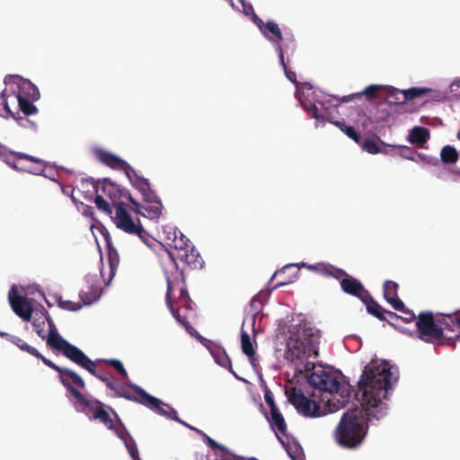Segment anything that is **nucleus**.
<instances>
[{
  "label": "nucleus",
  "instance_id": "f257e3e1",
  "mask_svg": "<svg viewBox=\"0 0 460 460\" xmlns=\"http://www.w3.org/2000/svg\"><path fill=\"white\" fill-rule=\"evenodd\" d=\"M398 380V371L385 360H372L361 375L355 394L361 408L347 411L340 420L334 438L347 449L358 448L364 441L371 418L380 420L386 413V403L382 400Z\"/></svg>",
  "mask_w": 460,
  "mask_h": 460
},
{
  "label": "nucleus",
  "instance_id": "f03ea898",
  "mask_svg": "<svg viewBox=\"0 0 460 460\" xmlns=\"http://www.w3.org/2000/svg\"><path fill=\"white\" fill-rule=\"evenodd\" d=\"M50 327L51 330L47 341V345L51 349L62 353L73 363L87 370L91 375L105 384L111 391L114 392V390L117 389L118 385L109 376L96 370V361L92 360L83 350L60 336L51 322Z\"/></svg>",
  "mask_w": 460,
  "mask_h": 460
},
{
  "label": "nucleus",
  "instance_id": "7ed1b4c3",
  "mask_svg": "<svg viewBox=\"0 0 460 460\" xmlns=\"http://www.w3.org/2000/svg\"><path fill=\"white\" fill-rule=\"evenodd\" d=\"M318 335L312 329H305L301 337L290 338L285 351L287 359L296 365H304L306 371L313 368L314 364L308 362L307 358L318 356Z\"/></svg>",
  "mask_w": 460,
  "mask_h": 460
},
{
  "label": "nucleus",
  "instance_id": "20e7f679",
  "mask_svg": "<svg viewBox=\"0 0 460 460\" xmlns=\"http://www.w3.org/2000/svg\"><path fill=\"white\" fill-rule=\"evenodd\" d=\"M0 336L7 340L8 341L12 342L13 344L16 345L21 350L25 351L31 354V356L36 357L37 358H40L47 367L58 373V375L63 373L66 374L69 376V378L73 381V383L76 385L77 387L82 389L85 388V382L76 372L70 368L58 366L53 361L41 355L37 350V349L27 344L22 339L4 332H0Z\"/></svg>",
  "mask_w": 460,
  "mask_h": 460
},
{
  "label": "nucleus",
  "instance_id": "39448f33",
  "mask_svg": "<svg viewBox=\"0 0 460 460\" xmlns=\"http://www.w3.org/2000/svg\"><path fill=\"white\" fill-rule=\"evenodd\" d=\"M59 380L65 388L75 399V406L77 411L84 412L90 419L96 420V413L104 407V403L96 399H87L75 385L66 374H59Z\"/></svg>",
  "mask_w": 460,
  "mask_h": 460
},
{
  "label": "nucleus",
  "instance_id": "423d86ee",
  "mask_svg": "<svg viewBox=\"0 0 460 460\" xmlns=\"http://www.w3.org/2000/svg\"><path fill=\"white\" fill-rule=\"evenodd\" d=\"M416 336L427 343L442 344L444 329L438 326L431 312H421L416 321Z\"/></svg>",
  "mask_w": 460,
  "mask_h": 460
},
{
  "label": "nucleus",
  "instance_id": "0eeeda50",
  "mask_svg": "<svg viewBox=\"0 0 460 460\" xmlns=\"http://www.w3.org/2000/svg\"><path fill=\"white\" fill-rule=\"evenodd\" d=\"M308 383L323 391V392H328V393H341V395L343 396V393L346 391L347 394L349 395L350 391L348 390V388H342L339 380L338 376H336L333 374H331L330 372H327L324 369H319L314 370L312 372V374L308 376Z\"/></svg>",
  "mask_w": 460,
  "mask_h": 460
},
{
  "label": "nucleus",
  "instance_id": "6e6552de",
  "mask_svg": "<svg viewBox=\"0 0 460 460\" xmlns=\"http://www.w3.org/2000/svg\"><path fill=\"white\" fill-rule=\"evenodd\" d=\"M288 399L296 411L305 417L316 418L323 415L320 404L306 397L301 389L291 388L288 392Z\"/></svg>",
  "mask_w": 460,
  "mask_h": 460
},
{
  "label": "nucleus",
  "instance_id": "1a4fd4ad",
  "mask_svg": "<svg viewBox=\"0 0 460 460\" xmlns=\"http://www.w3.org/2000/svg\"><path fill=\"white\" fill-rule=\"evenodd\" d=\"M129 387L139 396H141L140 404L149 408L150 410L155 411L156 413L162 416L180 421L177 416V411L173 408L170 407L166 403H164L159 399L152 396L151 394L146 393L143 388L137 385H130Z\"/></svg>",
  "mask_w": 460,
  "mask_h": 460
},
{
  "label": "nucleus",
  "instance_id": "9d476101",
  "mask_svg": "<svg viewBox=\"0 0 460 460\" xmlns=\"http://www.w3.org/2000/svg\"><path fill=\"white\" fill-rule=\"evenodd\" d=\"M85 181L92 184L95 193L102 192L104 196L109 198L115 208H117L119 204H125L121 200L122 198L128 200V194L130 193L109 179H103L102 181H94L93 179H90Z\"/></svg>",
  "mask_w": 460,
  "mask_h": 460
},
{
  "label": "nucleus",
  "instance_id": "9b49d317",
  "mask_svg": "<svg viewBox=\"0 0 460 460\" xmlns=\"http://www.w3.org/2000/svg\"><path fill=\"white\" fill-rule=\"evenodd\" d=\"M115 224L118 228L123 230L124 232L131 234H137L140 238H143L145 234V230L138 221L135 223L128 212L125 204H119L117 208H115Z\"/></svg>",
  "mask_w": 460,
  "mask_h": 460
},
{
  "label": "nucleus",
  "instance_id": "f8f14e48",
  "mask_svg": "<svg viewBox=\"0 0 460 460\" xmlns=\"http://www.w3.org/2000/svg\"><path fill=\"white\" fill-rule=\"evenodd\" d=\"M8 300L13 311L23 321L31 319L33 308L31 303L25 296L19 295L16 286H13L8 293Z\"/></svg>",
  "mask_w": 460,
  "mask_h": 460
},
{
  "label": "nucleus",
  "instance_id": "ddd939ff",
  "mask_svg": "<svg viewBox=\"0 0 460 460\" xmlns=\"http://www.w3.org/2000/svg\"><path fill=\"white\" fill-rule=\"evenodd\" d=\"M128 201L133 205L132 210L138 215L149 219H158L162 216V201L147 202L141 205L132 198L131 194H128Z\"/></svg>",
  "mask_w": 460,
  "mask_h": 460
},
{
  "label": "nucleus",
  "instance_id": "4468645a",
  "mask_svg": "<svg viewBox=\"0 0 460 460\" xmlns=\"http://www.w3.org/2000/svg\"><path fill=\"white\" fill-rule=\"evenodd\" d=\"M254 23L257 25L263 36L268 39L274 46L283 40L282 32L279 25L273 21L264 22L258 15H254Z\"/></svg>",
  "mask_w": 460,
  "mask_h": 460
},
{
  "label": "nucleus",
  "instance_id": "2eb2a0df",
  "mask_svg": "<svg viewBox=\"0 0 460 460\" xmlns=\"http://www.w3.org/2000/svg\"><path fill=\"white\" fill-rule=\"evenodd\" d=\"M304 267L311 271H314L319 275L329 278L332 277L335 279H341L347 275V272L340 268H337L330 263L319 262L316 264H303Z\"/></svg>",
  "mask_w": 460,
  "mask_h": 460
},
{
  "label": "nucleus",
  "instance_id": "dca6fc26",
  "mask_svg": "<svg viewBox=\"0 0 460 460\" xmlns=\"http://www.w3.org/2000/svg\"><path fill=\"white\" fill-rule=\"evenodd\" d=\"M166 281H167V291H166V295H165V302H166L168 308L170 309V311H171L172 314L173 315V317L175 318V320L179 323H181L182 326H184L186 331L190 334L194 335V332H197L187 321V317L181 316V314L179 313V310L174 309V307L172 305V294L173 292V282L168 276L166 277Z\"/></svg>",
  "mask_w": 460,
  "mask_h": 460
},
{
  "label": "nucleus",
  "instance_id": "f3484780",
  "mask_svg": "<svg viewBox=\"0 0 460 460\" xmlns=\"http://www.w3.org/2000/svg\"><path fill=\"white\" fill-rule=\"evenodd\" d=\"M341 288L343 292L354 296L360 300L365 297L368 291L364 288L363 284L357 279L349 276L348 273L341 279Z\"/></svg>",
  "mask_w": 460,
  "mask_h": 460
},
{
  "label": "nucleus",
  "instance_id": "a211bd4d",
  "mask_svg": "<svg viewBox=\"0 0 460 460\" xmlns=\"http://www.w3.org/2000/svg\"><path fill=\"white\" fill-rule=\"evenodd\" d=\"M167 244L172 247L177 253L181 252L192 245L190 240L178 229L170 228L166 236Z\"/></svg>",
  "mask_w": 460,
  "mask_h": 460
},
{
  "label": "nucleus",
  "instance_id": "6ab92c4d",
  "mask_svg": "<svg viewBox=\"0 0 460 460\" xmlns=\"http://www.w3.org/2000/svg\"><path fill=\"white\" fill-rule=\"evenodd\" d=\"M384 297L392 305L394 310L404 308L403 302L398 296L399 286L396 282L386 280L384 283Z\"/></svg>",
  "mask_w": 460,
  "mask_h": 460
},
{
  "label": "nucleus",
  "instance_id": "aec40b11",
  "mask_svg": "<svg viewBox=\"0 0 460 460\" xmlns=\"http://www.w3.org/2000/svg\"><path fill=\"white\" fill-rule=\"evenodd\" d=\"M94 155L99 162L114 170L119 171L125 165V160L102 148L95 149Z\"/></svg>",
  "mask_w": 460,
  "mask_h": 460
},
{
  "label": "nucleus",
  "instance_id": "412c9836",
  "mask_svg": "<svg viewBox=\"0 0 460 460\" xmlns=\"http://www.w3.org/2000/svg\"><path fill=\"white\" fill-rule=\"evenodd\" d=\"M176 256L190 269L197 270L203 267L204 261L193 245L189 249L177 253Z\"/></svg>",
  "mask_w": 460,
  "mask_h": 460
},
{
  "label": "nucleus",
  "instance_id": "4be33fe9",
  "mask_svg": "<svg viewBox=\"0 0 460 460\" xmlns=\"http://www.w3.org/2000/svg\"><path fill=\"white\" fill-rule=\"evenodd\" d=\"M40 92L36 85H34L30 80L20 79L17 85V92L13 95L14 98L39 100Z\"/></svg>",
  "mask_w": 460,
  "mask_h": 460
},
{
  "label": "nucleus",
  "instance_id": "5701e85b",
  "mask_svg": "<svg viewBox=\"0 0 460 460\" xmlns=\"http://www.w3.org/2000/svg\"><path fill=\"white\" fill-rule=\"evenodd\" d=\"M439 323L444 326L442 327L444 332L454 334V336L447 337L449 340L454 338L455 340L459 341L456 338V334H460V310L454 314L444 315Z\"/></svg>",
  "mask_w": 460,
  "mask_h": 460
},
{
  "label": "nucleus",
  "instance_id": "b1692460",
  "mask_svg": "<svg viewBox=\"0 0 460 460\" xmlns=\"http://www.w3.org/2000/svg\"><path fill=\"white\" fill-rule=\"evenodd\" d=\"M0 157L6 164H8L10 167H12L13 169L17 170V171L22 170L21 168L18 167V165L16 164V160H19V159L27 160V161H30V162H32L35 164H42L43 163V161L40 160V158L34 157L32 155H27V154H24L22 152H9V153L3 152L0 155Z\"/></svg>",
  "mask_w": 460,
  "mask_h": 460
},
{
  "label": "nucleus",
  "instance_id": "393cba45",
  "mask_svg": "<svg viewBox=\"0 0 460 460\" xmlns=\"http://www.w3.org/2000/svg\"><path fill=\"white\" fill-rule=\"evenodd\" d=\"M41 314L43 317H41V319L35 318L32 323V325H33L34 331L39 335V337H40L42 340L46 339V341H47L49 337V333H50V330H51L50 322L52 323H53L52 319L50 318V316L49 315L47 311L41 312ZM53 325H55V324H53ZM54 327H56V326H54ZM55 329L57 330V328H55Z\"/></svg>",
  "mask_w": 460,
  "mask_h": 460
},
{
  "label": "nucleus",
  "instance_id": "a878e982",
  "mask_svg": "<svg viewBox=\"0 0 460 460\" xmlns=\"http://www.w3.org/2000/svg\"><path fill=\"white\" fill-rule=\"evenodd\" d=\"M280 65H284L285 54L293 55L296 49V43L293 36L284 38L275 45Z\"/></svg>",
  "mask_w": 460,
  "mask_h": 460
},
{
  "label": "nucleus",
  "instance_id": "bb28decb",
  "mask_svg": "<svg viewBox=\"0 0 460 460\" xmlns=\"http://www.w3.org/2000/svg\"><path fill=\"white\" fill-rule=\"evenodd\" d=\"M431 91L432 90L430 88L426 87H412L403 91L393 88L391 90V96L402 94V102H406L408 101H412L416 98L424 96L425 94L430 93Z\"/></svg>",
  "mask_w": 460,
  "mask_h": 460
},
{
  "label": "nucleus",
  "instance_id": "cd10ccee",
  "mask_svg": "<svg viewBox=\"0 0 460 460\" xmlns=\"http://www.w3.org/2000/svg\"><path fill=\"white\" fill-rule=\"evenodd\" d=\"M269 422L270 423L271 429L276 433L278 438L280 440L278 432L286 436L288 432V427L285 421V419L279 410H275L270 412V416L267 417Z\"/></svg>",
  "mask_w": 460,
  "mask_h": 460
},
{
  "label": "nucleus",
  "instance_id": "c85d7f7f",
  "mask_svg": "<svg viewBox=\"0 0 460 460\" xmlns=\"http://www.w3.org/2000/svg\"><path fill=\"white\" fill-rule=\"evenodd\" d=\"M366 305L368 314L376 317L380 321H388L385 316V309L383 308L371 296V294L366 293L365 297L361 300Z\"/></svg>",
  "mask_w": 460,
  "mask_h": 460
},
{
  "label": "nucleus",
  "instance_id": "c756f323",
  "mask_svg": "<svg viewBox=\"0 0 460 460\" xmlns=\"http://www.w3.org/2000/svg\"><path fill=\"white\" fill-rule=\"evenodd\" d=\"M382 89H385V86L378 84H370L367 86L361 93H352L342 97L341 102H350L357 98H361L362 95H365L369 101H372L378 97V92Z\"/></svg>",
  "mask_w": 460,
  "mask_h": 460
},
{
  "label": "nucleus",
  "instance_id": "7c9ffc66",
  "mask_svg": "<svg viewBox=\"0 0 460 460\" xmlns=\"http://www.w3.org/2000/svg\"><path fill=\"white\" fill-rule=\"evenodd\" d=\"M241 347L242 351L244 355H246L249 358V360L252 365H255V350L253 348V343L250 338V335L247 332L242 330L241 332Z\"/></svg>",
  "mask_w": 460,
  "mask_h": 460
},
{
  "label": "nucleus",
  "instance_id": "2f4dec72",
  "mask_svg": "<svg viewBox=\"0 0 460 460\" xmlns=\"http://www.w3.org/2000/svg\"><path fill=\"white\" fill-rule=\"evenodd\" d=\"M429 130L426 128L416 126L410 133L409 140L412 144L423 145L429 139Z\"/></svg>",
  "mask_w": 460,
  "mask_h": 460
},
{
  "label": "nucleus",
  "instance_id": "473e14b6",
  "mask_svg": "<svg viewBox=\"0 0 460 460\" xmlns=\"http://www.w3.org/2000/svg\"><path fill=\"white\" fill-rule=\"evenodd\" d=\"M211 353L217 364H218L222 367L228 369L231 373L234 375V376L237 377L236 374L233 370L231 359L223 348H217L214 350H212Z\"/></svg>",
  "mask_w": 460,
  "mask_h": 460
},
{
  "label": "nucleus",
  "instance_id": "72a5a7b5",
  "mask_svg": "<svg viewBox=\"0 0 460 460\" xmlns=\"http://www.w3.org/2000/svg\"><path fill=\"white\" fill-rule=\"evenodd\" d=\"M111 413L114 415L116 420H119L117 412L108 405H104L102 411H99L96 413V420H100L103 425H105L108 429H113L114 420L111 418Z\"/></svg>",
  "mask_w": 460,
  "mask_h": 460
},
{
  "label": "nucleus",
  "instance_id": "f704fd0d",
  "mask_svg": "<svg viewBox=\"0 0 460 460\" xmlns=\"http://www.w3.org/2000/svg\"><path fill=\"white\" fill-rule=\"evenodd\" d=\"M101 288L99 287L88 286L86 290H82L80 298L83 305H91L97 301L101 296Z\"/></svg>",
  "mask_w": 460,
  "mask_h": 460
},
{
  "label": "nucleus",
  "instance_id": "c9c22d12",
  "mask_svg": "<svg viewBox=\"0 0 460 460\" xmlns=\"http://www.w3.org/2000/svg\"><path fill=\"white\" fill-rule=\"evenodd\" d=\"M301 105L303 109L314 119H316L317 122L324 123L325 122V114H322L319 111V109L317 106L311 102L309 100H300Z\"/></svg>",
  "mask_w": 460,
  "mask_h": 460
},
{
  "label": "nucleus",
  "instance_id": "e433bc0d",
  "mask_svg": "<svg viewBox=\"0 0 460 460\" xmlns=\"http://www.w3.org/2000/svg\"><path fill=\"white\" fill-rule=\"evenodd\" d=\"M441 161L445 164H455L458 161L459 155L452 146H446L440 153Z\"/></svg>",
  "mask_w": 460,
  "mask_h": 460
},
{
  "label": "nucleus",
  "instance_id": "4c0bfd02",
  "mask_svg": "<svg viewBox=\"0 0 460 460\" xmlns=\"http://www.w3.org/2000/svg\"><path fill=\"white\" fill-rule=\"evenodd\" d=\"M333 125L338 127L342 132H344L349 138L359 144L361 141V136L358 134L354 127L347 126L344 121L333 120Z\"/></svg>",
  "mask_w": 460,
  "mask_h": 460
},
{
  "label": "nucleus",
  "instance_id": "58836bf2",
  "mask_svg": "<svg viewBox=\"0 0 460 460\" xmlns=\"http://www.w3.org/2000/svg\"><path fill=\"white\" fill-rule=\"evenodd\" d=\"M18 102L19 109L25 115H31L38 111L37 107L33 104L36 100L15 98Z\"/></svg>",
  "mask_w": 460,
  "mask_h": 460
},
{
  "label": "nucleus",
  "instance_id": "ea45409f",
  "mask_svg": "<svg viewBox=\"0 0 460 460\" xmlns=\"http://www.w3.org/2000/svg\"><path fill=\"white\" fill-rule=\"evenodd\" d=\"M114 393L119 397H122L128 401H132V402L140 403L141 396H139L137 393H136V394H132L129 391V389L124 385H118L117 389L114 390Z\"/></svg>",
  "mask_w": 460,
  "mask_h": 460
},
{
  "label": "nucleus",
  "instance_id": "a19ab883",
  "mask_svg": "<svg viewBox=\"0 0 460 460\" xmlns=\"http://www.w3.org/2000/svg\"><path fill=\"white\" fill-rule=\"evenodd\" d=\"M341 101H342V98L341 99H335V103H333L332 100H331V99L319 102L320 105H321V110H322V111H320V113L326 115L325 121L327 120V121H329L331 123L333 121L332 119V118L330 117L329 108L330 107L337 108L338 106H340L341 103L344 102H341Z\"/></svg>",
  "mask_w": 460,
  "mask_h": 460
},
{
  "label": "nucleus",
  "instance_id": "79ce46f5",
  "mask_svg": "<svg viewBox=\"0 0 460 460\" xmlns=\"http://www.w3.org/2000/svg\"><path fill=\"white\" fill-rule=\"evenodd\" d=\"M97 361L98 362L102 361V362H104L107 365L111 366L123 378H125V379L128 378V372L125 369V367H124L123 364L121 363V361H119L118 359H114V358H111V359H98Z\"/></svg>",
  "mask_w": 460,
  "mask_h": 460
},
{
  "label": "nucleus",
  "instance_id": "37998d69",
  "mask_svg": "<svg viewBox=\"0 0 460 460\" xmlns=\"http://www.w3.org/2000/svg\"><path fill=\"white\" fill-rule=\"evenodd\" d=\"M94 203L98 209L102 210L107 215H111L112 210L109 204V202L104 199L103 194H100V192L96 193V197L94 198Z\"/></svg>",
  "mask_w": 460,
  "mask_h": 460
},
{
  "label": "nucleus",
  "instance_id": "c03bdc74",
  "mask_svg": "<svg viewBox=\"0 0 460 460\" xmlns=\"http://www.w3.org/2000/svg\"><path fill=\"white\" fill-rule=\"evenodd\" d=\"M203 438H204V441L205 443L214 451H217V450H219L221 451L222 453L226 454V455H231V456H234L229 450L228 448H226L225 446L217 443V441H215L213 438H211L210 437H208V435L204 434L203 433Z\"/></svg>",
  "mask_w": 460,
  "mask_h": 460
},
{
  "label": "nucleus",
  "instance_id": "a18cd8bd",
  "mask_svg": "<svg viewBox=\"0 0 460 460\" xmlns=\"http://www.w3.org/2000/svg\"><path fill=\"white\" fill-rule=\"evenodd\" d=\"M119 423L116 424L113 423V429H109L110 430H113L116 435L122 440L125 441L128 438H129L131 435L128 433V431L126 429L125 426L121 422L120 419L116 420Z\"/></svg>",
  "mask_w": 460,
  "mask_h": 460
},
{
  "label": "nucleus",
  "instance_id": "49530a36",
  "mask_svg": "<svg viewBox=\"0 0 460 460\" xmlns=\"http://www.w3.org/2000/svg\"><path fill=\"white\" fill-rule=\"evenodd\" d=\"M1 97H2V99L4 100V101H3V105H4V110L6 111V112H7L9 115L13 116V118L18 121V123H19V125H20V126H22V127H26V123H27V122L31 123L29 119H25V118H23V117H22V116H20V115L15 116V115L11 111V110H10V108H9V105H8L7 101L4 99V97H5V92H4H4H2V93H1Z\"/></svg>",
  "mask_w": 460,
  "mask_h": 460
},
{
  "label": "nucleus",
  "instance_id": "de8ad7c7",
  "mask_svg": "<svg viewBox=\"0 0 460 460\" xmlns=\"http://www.w3.org/2000/svg\"><path fill=\"white\" fill-rule=\"evenodd\" d=\"M123 442L131 458L137 459L139 456V454L135 439L130 436Z\"/></svg>",
  "mask_w": 460,
  "mask_h": 460
},
{
  "label": "nucleus",
  "instance_id": "09e8293b",
  "mask_svg": "<svg viewBox=\"0 0 460 460\" xmlns=\"http://www.w3.org/2000/svg\"><path fill=\"white\" fill-rule=\"evenodd\" d=\"M58 305L60 308L66 310V311H78L82 308L81 303H75L69 300H62L59 298L58 300Z\"/></svg>",
  "mask_w": 460,
  "mask_h": 460
},
{
  "label": "nucleus",
  "instance_id": "8fccbe9b",
  "mask_svg": "<svg viewBox=\"0 0 460 460\" xmlns=\"http://www.w3.org/2000/svg\"><path fill=\"white\" fill-rule=\"evenodd\" d=\"M132 185L141 193H146L148 191L149 189H151V185L147 179L144 177L137 178L136 181L132 183Z\"/></svg>",
  "mask_w": 460,
  "mask_h": 460
},
{
  "label": "nucleus",
  "instance_id": "3c124183",
  "mask_svg": "<svg viewBox=\"0 0 460 460\" xmlns=\"http://www.w3.org/2000/svg\"><path fill=\"white\" fill-rule=\"evenodd\" d=\"M363 149L372 155H376L381 152L380 146L376 142L371 139H366L362 145Z\"/></svg>",
  "mask_w": 460,
  "mask_h": 460
},
{
  "label": "nucleus",
  "instance_id": "603ef678",
  "mask_svg": "<svg viewBox=\"0 0 460 460\" xmlns=\"http://www.w3.org/2000/svg\"><path fill=\"white\" fill-rule=\"evenodd\" d=\"M120 171L125 172V174L127 175V177L128 178V180L130 181L131 183L136 181V180L137 178L141 177L140 175H138L135 169L130 164H128L127 162H125V165L122 166Z\"/></svg>",
  "mask_w": 460,
  "mask_h": 460
},
{
  "label": "nucleus",
  "instance_id": "864d4df0",
  "mask_svg": "<svg viewBox=\"0 0 460 460\" xmlns=\"http://www.w3.org/2000/svg\"><path fill=\"white\" fill-rule=\"evenodd\" d=\"M401 312L403 315H401L399 319H401L402 322L409 323L413 321H417L418 316L415 315L413 311L408 309L405 305L404 308L402 310H398Z\"/></svg>",
  "mask_w": 460,
  "mask_h": 460
},
{
  "label": "nucleus",
  "instance_id": "5fc2aeb1",
  "mask_svg": "<svg viewBox=\"0 0 460 460\" xmlns=\"http://www.w3.org/2000/svg\"><path fill=\"white\" fill-rule=\"evenodd\" d=\"M71 199L75 205H81L83 207L82 214L85 217H93V208L88 205H84L83 202H78L76 199L71 195Z\"/></svg>",
  "mask_w": 460,
  "mask_h": 460
},
{
  "label": "nucleus",
  "instance_id": "6e6d98bb",
  "mask_svg": "<svg viewBox=\"0 0 460 460\" xmlns=\"http://www.w3.org/2000/svg\"><path fill=\"white\" fill-rule=\"evenodd\" d=\"M142 197L145 203L161 201L160 198L155 194L152 188L149 189L146 193H143Z\"/></svg>",
  "mask_w": 460,
  "mask_h": 460
},
{
  "label": "nucleus",
  "instance_id": "4d7b16f0",
  "mask_svg": "<svg viewBox=\"0 0 460 460\" xmlns=\"http://www.w3.org/2000/svg\"><path fill=\"white\" fill-rule=\"evenodd\" d=\"M281 66L283 67V70L285 72V75L286 77L290 81L292 82L293 84H297L298 82L296 80V75L294 71L290 70L288 67V65L287 63L284 61V65H281Z\"/></svg>",
  "mask_w": 460,
  "mask_h": 460
},
{
  "label": "nucleus",
  "instance_id": "13d9d810",
  "mask_svg": "<svg viewBox=\"0 0 460 460\" xmlns=\"http://www.w3.org/2000/svg\"><path fill=\"white\" fill-rule=\"evenodd\" d=\"M264 399H265L266 403L269 405V407L270 409V411L279 409L277 407L276 403H275V401H274V398H273V394H272V393L270 391H266L265 392Z\"/></svg>",
  "mask_w": 460,
  "mask_h": 460
},
{
  "label": "nucleus",
  "instance_id": "bf43d9fd",
  "mask_svg": "<svg viewBox=\"0 0 460 460\" xmlns=\"http://www.w3.org/2000/svg\"><path fill=\"white\" fill-rule=\"evenodd\" d=\"M180 275L181 276V281L182 283L180 284L179 282L177 281H174V280H172L173 282V289L176 288V286L179 287L180 288V298H184L185 296H188V293H187V289H186V287H185V284H184V279H183V273L182 271L180 273Z\"/></svg>",
  "mask_w": 460,
  "mask_h": 460
},
{
  "label": "nucleus",
  "instance_id": "052dcab7",
  "mask_svg": "<svg viewBox=\"0 0 460 460\" xmlns=\"http://www.w3.org/2000/svg\"><path fill=\"white\" fill-rule=\"evenodd\" d=\"M243 4V13L246 16H251L252 21L254 22V15H257L253 10V7L251 4H244L242 1Z\"/></svg>",
  "mask_w": 460,
  "mask_h": 460
},
{
  "label": "nucleus",
  "instance_id": "680f3d73",
  "mask_svg": "<svg viewBox=\"0 0 460 460\" xmlns=\"http://www.w3.org/2000/svg\"><path fill=\"white\" fill-rule=\"evenodd\" d=\"M415 154V151L410 147L404 146L400 150L401 156L409 159L413 160V155Z\"/></svg>",
  "mask_w": 460,
  "mask_h": 460
},
{
  "label": "nucleus",
  "instance_id": "e2e57ef3",
  "mask_svg": "<svg viewBox=\"0 0 460 460\" xmlns=\"http://www.w3.org/2000/svg\"><path fill=\"white\" fill-rule=\"evenodd\" d=\"M385 316L388 320L386 322L392 326H395V324L392 321L398 320L401 317V315H398L397 314L388 310H385Z\"/></svg>",
  "mask_w": 460,
  "mask_h": 460
},
{
  "label": "nucleus",
  "instance_id": "0e129e2a",
  "mask_svg": "<svg viewBox=\"0 0 460 460\" xmlns=\"http://www.w3.org/2000/svg\"><path fill=\"white\" fill-rule=\"evenodd\" d=\"M394 87H387V92H388V101L389 102L391 103H403L402 102V94H396V95H394V96H391V90L393 89Z\"/></svg>",
  "mask_w": 460,
  "mask_h": 460
},
{
  "label": "nucleus",
  "instance_id": "69168bd1",
  "mask_svg": "<svg viewBox=\"0 0 460 460\" xmlns=\"http://www.w3.org/2000/svg\"><path fill=\"white\" fill-rule=\"evenodd\" d=\"M110 266H111V273L113 275L114 274V270H115V263L111 260L110 261Z\"/></svg>",
  "mask_w": 460,
  "mask_h": 460
},
{
  "label": "nucleus",
  "instance_id": "338daca9",
  "mask_svg": "<svg viewBox=\"0 0 460 460\" xmlns=\"http://www.w3.org/2000/svg\"><path fill=\"white\" fill-rule=\"evenodd\" d=\"M288 267H289V266L288 265V266H286V267L282 268L281 270H279L276 271V272H275V274L273 275L272 279H273V278H275V277H277L278 275L281 274V273L284 271V270H285V269H287V268H288Z\"/></svg>",
  "mask_w": 460,
  "mask_h": 460
},
{
  "label": "nucleus",
  "instance_id": "774afa93",
  "mask_svg": "<svg viewBox=\"0 0 460 460\" xmlns=\"http://www.w3.org/2000/svg\"><path fill=\"white\" fill-rule=\"evenodd\" d=\"M249 460H258V459L255 457H251V458H249Z\"/></svg>",
  "mask_w": 460,
  "mask_h": 460
}]
</instances>
